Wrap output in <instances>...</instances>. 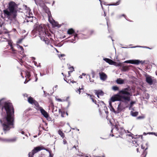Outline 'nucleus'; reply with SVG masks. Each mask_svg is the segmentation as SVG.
Returning a JSON list of instances; mask_svg holds the SVG:
<instances>
[{
    "mask_svg": "<svg viewBox=\"0 0 157 157\" xmlns=\"http://www.w3.org/2000/svg\"><path fill=\"white\" fill-rule=\"evenodd\" d=\"M2 111L4 109L6 115L4 118L0 119V121L4 131L9 130L11 128H13L14 109L11 103L5 102L1 108Z\"/></svg>",
    "mask_w": 157,
    "mask_h": 157,
    "instance_id": "nucleus-1",
    "label": "nucleus"
},
{
    "mask_svg": "<svg viewBox=\"0 0 157 157\" xmlns=\"http://www.w3.org/2000/svg\"><path fill=\"white\" fill-rule=\"evenodd\" d=\"M131 89L129 86L123 89L120 90L117 94L113 96L110 98L112 102L120 101L123 102H127L130 100L131 96Z\"/></svg>",
    "mask_w": 157,
    "mask_h": 157,
    "instance_id": "nucleus-2",
    "label": "nucleus"
},
{
    "mask_svg": "<svg viewBox=\"0 0 157 157\" xmlns=\"http://www.w3.org/2000/svg\"><path fill=\"white\" fill-rule=\"evenodd\" d=\"M17 5L13 1H10L8 4V8L3 10L5 18H9L12 16L13 18L15 19L17 16Z\"/></svg>",
    "mask_w": 157,
    "mask_h": 157,
    "instance_id": "nucleus-3",
    "label": "nucleus"
},
{
    "mask_svg": "<svg viewBox=\"0 0 157 157\" xmlns=\"http://www.w3.org/2000/svg\"><path fill=\"white\" fill-rule=\"evenodd\" d=\"M34 29L39 33V35L41 39L43 41H46L47 39L46 36H49L50 34L48 31L46 25L44 24L39 25L37 23H36L34 25Z\"/></svg>",
    "mask_w": 157,
    "mask_h": 157,
    "instance_id": "nucleus-4",
    "label": "nucleus"
},
{
    "mask_svg": "<svg viewBox=\"0 0 157 157\" xmlns=\"http://www.w3.org/2000/svg\"><path fill=\"white\" fill-rule=\"evenodd\" d=\"M44 149V147H43L38 146L36 147H35L34 149L32 150L31 152H30L28 154L29 157L32 156L34 155V154H35L37 152L42 150Z\"/></svg>",
    "mask_w": 157,
    "mask_h": 157,
    "instance_id": "nucleus-5",
    "label": "nucleus"
},
{
    "mask_svg": "<svg viewBox=\"0 0 157 157\" xmlns=\"http://www.w3.org/2000/svg\"><path fill=\"white\" fill-rule=\"evenodd\" d=\"M28 101L29 103L34 105L36 109L39 106L38 102L31 96H30L28 98Z\"/></svg>",
    "mask_w": 157,
    "mask_h": 157,
    "instance_id": "nucleus-6",
    "label": "nucleus"
},
{
    "mask_svg": "<svg viewBox=\"0 0 157 157\" xmlns=\"http://www.w3.org/2000/svg\"><path fill=\"white\" fill-rule=\"evenodd\" d=\"M67 33L69 35H74V39H73V40L75 41L76 40H78V34L75 33V30L71 28L69 29L67 31Z\"/></svg>",
    "mask_w": 157,
    "mask_h": 157,
    "instance_id": "nucleus-7",
    "label": "nucleus"
},
{
    "mask_svg": "<svg viewBox=\"0 0 157 157\" xmlns=\"http://www.w3.org/2000/svg\"><path fill=\"white\" fill-rule=\"evenodd\" d=\"M36 109L37 110H40L41 114L45 118H48L49 117L48 113L43 108L40 106L38 107Z\"/></svg>",
    "mask_w": 157,
    "mask_h": 157,
    "instance_id": "nucleus-8",
    "label": "nucleus"
},
{
    "mask_svg": "<svg viewBox=\"0 0 157 157\" xmlns=\"http://www.w3.org/2000/svg\"><path fill=\"white\" fill-rule=\"evenodd\" d=\"M119 130V129L118 126L117 125H115V128H113L111 130V132L112 133V136H116V135H117L118 136H119V135H118L119 133H120L118 131Z\"/></svg>",
    "mask_w": 157,
    "mask_h": 157,
    "instance_id": "nucleus-9",
    "label": "nucleus"
},
{
    "mask_svg": "<svg viewBox=\"0 0 157 157\" xmlns=\"http://www.w3.org/2000/svg\"><path fill=\"white\" fill-rule=\"evenodd\" d=\"M70 72L71 71H68V75L67 76V78L65 76L64 78V79L68 83H69V84L71 83H74L76 82L75 81H74L73 79H69L68 78L70 76Z\"/></svg>",
    "mask_w": 157,
    "mask_h": 157,
    "instance_id": "nucleus-10",
    "label": "nucleus"
},
{
    "mask_svg": "<svg viewBox=\"0 0 157 157\" xmlns=\"http://www.w3.org/2000/svg\"><path fill=\"white\" fill-rule=\"evenodd\" d=\"M88 96H89L90 99L92 100L93 102L95 104L97 105L98 107H99V105L97 103V102L96 100L95 99V97L94 96L89 94H87Z\"/></svg>",
    "mask_w": 157,
    "mask_h": 157,
    "instance_id": "nucleus-11",
    "label": "nucleus"
},
{
    "mask_svg": "<svg viewBox=\"0 0 157 157\" xmlns=\"http://www.w3.org/2000/svg\"><path fill=\"white\" fill-rule=\"evenodd\" d=\"M100 79L105 81L107 78V76L104 73L102 72L99 73Z\"/></svg>",
    "mask_w": 157,
    "mask_h": 157,
    "instance_id": "nucleus-12",
    "label": "nucleus"
},
{
    "mask_svg": "<svg viewBox=\"0 0 157 157\" xmlns=\"http://www.w3.org/2000/svg\"><path fill=\"white\" fill-rule=\"evenodd\" d=\"M146 81L150 85H151L153 84V80L151 77L149 76L146 77Z\"/></svg>",
    "mask_w": 157,
    "mask_h": 157,
    "instance_id": "nucleus-13",
    "label": "nucleus"
},
{
    "mask_svg": "<svg viewBox=\"0 0 157 157\" xmlns=\"http://www.w3.org/2000/svg\"><path fill=\"white\" fill-rule=\"evenodd\" d=\"M129 63L133 64H138L140 63V61L138 60H130Z\"/></svg>",
    "mask_w": 157,
    "mask_h": 157,
    "instance_id": "nucleus-14",
    "label": "nucleus"
},
{
    "mask_svg": "<svg viewBox=\"0 0 157 157\" xmlns=\"http://www.w3.org/2000/svg\"><path fill=\"white\" fill-rule=\"evenodd\" d=\"M95 93L98 98L100 96H103L104 94V92L101 90H96Z\"/></svg>",
    "mask_w": 157,
    "mask_h": 157,
    "instance_id": "nucleus-15",
    "label": "nucleus"
},
{
    "mask_svg": "<svg viewBox=\"0 0 157 157\" xmlns=\"http://www.w3.org/2000/svg\"><path fill=\"white\" fill-rule=\"evenodd\" d=\"M103 60L106 62L111 65L113 64L114 63V61L108 58H104L103 59Z\"/></svg>",
    "mask_w": 157,
    "mask_h": 157,
    "instance_id": "nucleus-16",
    "label": "nucleus"
},
{
    "mask_svg": "<svg viewBox=\"0 0 157 157\" xmlns=\"http://www.w3.org/2000/svg\"><path fill=\"white\" fill-rule=\"evenodd\" d=\"M58 133L62 139L66 138L64 133L61 129H59L58 130Z\"/></svg>",
    "mask_w": 157,
    "mask_h": 157,
    "instance_id": "nucleus-17",
    "label": "nucleus"
},
{
    "mask_svg": "<svg viewBox=\"0 0 157 157\" xmlns=\"http://www.w3.org/2000/svg\"><path fill=\"white\" fill-rule=\"evenodd\" d=\"M59 113L61 114V117H65L66 112L63 109H59Z\"/></svg>",
    "mask_w": 157,
    "mask_h": 157,
    "instance_id": "nucleus-18",
    "label": "nucleus"
},
{
    "mask_svg": "<svg viewBox=\"0 0 157 157\" xmlns=\"http://www.w3.org/2000/svg\"><path fill=\"white\" fill-rule=\"evenodd\" d=\"M132 65L129 66H123L122 67L121 70L124 71H128L129 70V67H131Z\"/></svg>",
    "mask_w": 157,
    "mask_h": 157,
    "instance_id": "nucleus-19",
    "label": "nucleus"
},
{
    "mask_svg": "<svg viewBox=\"0 0 157 157\" xmlns=\"http://www.w3.org/2000/svg\"><path fill=\"white\" fill-rule=\"evenodd\" d=\"M116 82L117 84H122L124 83V80L121 78L117 79Z\"/></svg>",
    "mask_w": 157,
    "mask_h": 157,
    "instance_id": "nucleus-20",
    "label": "nucleus"
},
{
    "mask_svg": "<svg viewBox=\"0 0 157 157\" xmlns=\"http://www.w3.org/2000/svg\"><path fill=\"white\" fill-rule=\"evenodd\" d=\"M36 4L37 5L40 6L43 3V0H34Z\"/></svg>",
    "mask_w": 157,
    "mask_h": 157,
    "instance_id": "nucleus-21",
    "label": "nucleus"
},
{
    "mask_svg": "<svg viewBox=\"0 0 157 157\" xmlns=\"http://www.w3.org/2000/svg\"><path fill=\"white\" fill-rule=\"evenodd\" d=\"M25 77L27 78H29L31 76L30 73V72L28 71H25Z\"/></svg>",
    "mask_w": 157,
    "mask_h": 157,
    "instance_id": "nucleus-22",
    "label": "nucleus"
},
{
    "mask_svg": "<svg viewBox=\"0 0 157 157\" xmlns=\"http://www.w3.org/2000/svg\"><path fill=\"white\" fill-rule=\"evenodd\" d=\"M45 12L48 14V18L49 19L50 17L51 16V14L50 11L48 9L46 10Z\"/></svg>",
    "mask_w": 157,
    "mask_h": 157,
    "instance_id": "nucleus-23",
    "label": "nucleus"
},
{
    "mask_svg": "<svg viewBox=\"0 0 157 157\" xmlns=\"http://www.w3.org/2000/svg\"><path fill=\"white\" fill-rule=\"evenodd\" d=\"M16 140V138H14L7 140V141L9 142H14Z\"/></svg>",
    "mask_w": 157,
    "mask_h": 157,
    "instance_id": "nucleus-24",
    "label": "nucleus"
},
{
    "mask_svg": "<svg viewBox=\"0 0 157 157\" xmlns=\"http://www.w3.org/2000/svg\"><path fill=\"white\" fill-rule=\"evenodd\" d=\"M121 1V0H118L116 2L113 3L112 5L113 6L118 5L120 3Z\"/></svg>",
    "mask_w": 157,
    "mask_h": 157,
    "instance_id": "nucleus-25",
    "label": "nucleus"
},
{
    "mask_svg": "<svg viewBox=\"0 0 157 157\" xmlns=\"http://www.w3.org/2000/svg\"><path fill=\"white\" fill-rule=\"evenodd\" d=\"M65 56V55L64 54H62L59 55V57L61 60H64L65 59V58H63V57Z\"/></svg>",
    "mask_w": 157,
    "mask_h": 157,
    "instance_id": "nucleus-26",
    "label": "nucleus"
},
{
    "mask_svg": "<svg viewBox=\"0 0 157 157\" xmlns=\"http://www.w3.org/2000/svg\"><path fill=\"white\" fill-rule=\"evenodd\" d=\"M112 89L113 90L116 91L119 90V88L117 86H113L112 87Z\"/></svg>",
    "mask_w": 157,
    "mask_h": 157,
    "instance_id": "nucleus-27",
    "label": "nucleus"
},
{
    "mask_svg": "<svg viewBox=\"0 0 157 157\" xmlns=\"http://www.w3.org/2000/svg\"><path fill=\"white\" fill-rule=\"evenodd\" d=\"M131 114L132 116L136 117L138 115V112H132V113Z\"/></svg>",
    "mask_w": 157,
    "mask_h": 157,
    "instance_id": "nucleus-28",
    "label": "nucleus"
},
{
    "mask_svg": "<svg viewBox=\"0 0 157 157\" xmlns=\"http://www.w3.org/2000/svg\"><path fill=\"white\" fill-rule=\"evenodd\" d=\"M135 103V102L134 101H132L130 103L129 106V109L132 108L133 106V105Z\"/></svg>",
    "mask_w": 157,
    "mask_h": 157,
    "instance_id": "nucleus-29",
    "label": "nucleus"
},
{
    "mask_svg": "<svg viewBox=\"0 0 157 157\" xmlns=\"http://www.w3.org/2000/svg\"><path fill=\"white\" fill-rule=\"evenodd\" d=\"M122 17H124L125 18H126V16L125 14H123L122 15H119L118 16V18H121Z\"/></svg>",
    "mask_w": 157,
    "mask_h": 157,
    "instance_id": "nucleus-30",
    "label": "nucleus"
},
{
    "mask_svg": "<svg viewBox=\"0 0 157 157\" xmlns=\"http://www.w3.org/2000/svg\"><path fill=\"white\" fill-rule=\"evenodd\" d=\"M49 152L50 154L49 157H53V154L51 153V151H49Z\"/></svg>",
    "mask_w": 157,
    "mask_h": 157,
    "instance_id": "nucleus-31",
    "label": "nucleus"
},
{
    "mask_svg": "<svg viewBox=\"0 0 157 157\" xmlns=\"http://www.w3.org/2000/svg\"><path fill=\"white\" fill-rule=\"evenodd\" d=\"M94 33V31H93V30H90V31L88 33L90 35H91L92 34H93Z\"/></svg>",
    "mask_w": 157,
    "mask_h": 157,
    "instance_id": "nucleus-32",
    "label": "nucleus"
},
{
    "mask_svg": "<svg viewBox=\"0 0 157 157\" xmlns=\"http://www.w3.org/2000/svg\"><path fill=\"white\" fill-rule=\"evenodd\" d=\"M85 75H86V74H84V73H82V75H81L80 76H79V78H82V76L83 75L84 76H85Z\"/></svg>",
    "mask_w": 157,
    "mask_h": 157,
    "instance_id": "nucleus-33",
    "label": "nucleus"
},
{
    "mask_svg": "<svg viewBox=\"0 0 157 157\" xmlns=\"http://www.w3.org/2000/svg\"><path fill=\"white\" fill-rule=\"evenodd\" d=\"M19 48H20V49H21V51H20V52H21V51H23L24 49H23V47L22 46L19 45Z\"/></svg>",
    "mask_w": 157,
    "mask_h": 157,
    "instance_id": "nucleus-34",
    "label": "nucleus"
},
{
    "mask_svg": "<svg viewBox=\"0 0 157 157\" xmlns=\"http://www.w3.org/2000/svg\"><path fill=\"white\" fill-rule=\"evenodd\" d=\"M143 118H144V117H143V116H139L137 118V119H143Z\"/></svg>",
    "mask_w": 157,
    "mask_h": 157,
    "instance_id": "nucleus-35",
    "label": "nucleus"
},
{
    "mask_svg": "<svg viewBox=\"0 0 157 157\" xmlns=\"http://www.w3.org/2000/svg\"><path fill=\"white\" fill-rule=\"evenodd\" d=\"M2 38V33H0V41H1Z\"/></svg>",
    "mask_w": 157,
    "mask_h": 157,
    "instance_id": "nucleus-36",
    "label": "nucleus"
},
{
    "mask_svg": "<svg viewBox=\"0 0 157 157\" xmlns=\"http://www.w3.org/2000/svg\"><path fill=\"white\" fill-rule=\"evenodd\" d=\"M11 48L12 49V51H15V49H14L13 48V46L12 45H11Z\"/></svg>",
    "mask_w": 157,
    "mask_h": 157,
    "instance_id": "nucleus-37",
    "label": "nucleus"
},
{
    "mask_svg": "<svg viewBox=\"0 0 157 157\" xmlns=\"http://www.w3.org/2000/svg\"><path fill=\"white\" fill-rule=\"evenodd\" d=\"M22 40H23V39H19V40H18V43H21V42Z\"/></svg>",
    "mask_w": 157,
    "mask_h": 157,
    "instance_id": "nucleus-38",
    "label": "nucleus"
},
{
    "mask_svg": "<svg viewBox=\"0 0 157 157\" xmlns=\"http://www.w3.org/2000/svg\"><path fill=\"white\" fill-rule=\"evenodd\" d=\"M70 69L71 70V72H72L73 71H74V68L73 67H70Z\"/></svg>",
    "mask_w": 157,
    "mask_h": 157,
    "instance_id": "nucleus-39",
    "label": "nucleus"
},
{
    "mask_svg": "<svg viewBox=\"0 0 157 157\" xmlns=\"http://www.w3.org/2000/svg\"><path fill=\"white\" fill-rule=\"evenodd\" d=\"M112 111L114 113H116V111L115 110L114 108L113 107L112 108Z\"/></svg>",
    "mask_w": 157,
    "mask_h": 157,
    "instance_id": "nucleus-40",
    "label": "nucleus"
},
{
    "mask_svg": "<svg viewBox=\"0 0 157 157\" xmlns=\"http://www.w3.org/2000/svg\"><path fill=\"white\" fill-rule=\"evenodd\" d=\"M2 20L0 18V26L1 27H2Z\"/></svg>",
    "mask_w": 157,
    "mask_h": 157,
    "instance_id": "nucleus-41",
    "label": "nucleus"
},
{
    "mask_svg": "<svg viewBox=\"0 0 157 157\" xmlns=\"http://www.w3.org/2000/svg\"><path fill=\"white\" fill-rule=\"evenodd\" d=\"M64 140H63V143L64 144H66L67 142V141L65 140V139H64H64H63Z\"/></svg>",
    "mask_w": 157,
    "mask_h": 157,
    "instance_id": "nucleus-42",
    "label": "nucleus"
},
{
    "mask_svg": "<svg viewBox=\"0 0 157 157\" xmlns=\"http://www.w3.org/2000/svg\"><path fill=\"white\" fill-rule=\"evenodd\" d=\"M148 134H154V135H155L156 136V134L154 133V132H149L148 133Z\"/></svg>",
    "mask_w": 157,
    "mask_h": 157,
    "instance_id": "nucleus-43",
    "label": "nucleus"
},
{
    "mask_svg": "<svg viewBox=\"0 0 157 157\" xmlns=\"http://www.w3.org/2000/svg\"><path fill=\"white\" fill-rule=\"evenodd\" d=\"M3 99H1L0 100V109H1V101Z\"/></svg>",
    "mask_w": 157,
    "mask_h": 157,
    "instance_id": "nucleus-44",
    "label": "nucleus"
},
{
    "mask_svg": "<svg viewBox=\"0 0 157 157\" xmlns=\"http://www.w3.org/2000/svg\"><path fill=\"white\" fill-rule=\"evenodd\" d=\"M130 61V60H127V61H126L124 62V63H129V62Z\"/></svg>",
    "mask_w": 157,
    "mask_h": 157,
    "instance_id": "nucleus-45",
    "label": "nucleus"
},
{
    "mask_svg": "<svg viewBox=\"0 0 157 157\" xmlns=\"http://www.w3.org/2000/svg\"><path fill=\"white\" fill-rule=\"evenodd\" d=\"M81 90V88L79 87V89H78V91L79 92V94H80V92H81L80 90Z\"/></svg>",
    "mask_w": 157,
    "mask_h": 157,
    "instance_id": "nucleus-46",
    "label": "nucleus"
},
{
    "mask_svg": "<svg viewBox=\"0 0 157 157\" xmlns=\"http://www.w3.org/2000/svg\"><path fill=\"white\" fill-rule=\"evenodd\" d=\"M57 100H58V101H62V100L61 99H57Z\"/></svg>",
    "mask_w": 157,
    "mask_h": 157,
    "instance_id": "nucleus-47",
    "label": "nucleus"
},
{
    "mask_svg": "<svg viewBox=\"0 0 157 157\" xmlns=\"http://www.w3.org/2000/svg\"><path fill=\"white\" fill-rule=\"evenodd\" d=\"M109 105L110 106V107L112 108V107H113L112 106V104H111V102H110L109 103Z\"/></svg>",
    "mask_w": 157,
    "mask_h": 157,
    "instance_id": "nucleus-48",
    "label": "nucleus"
},
{
    "mask_svg": "<svg viewBox=\"0 0 157 157\" xmlns=\"http://www.w3.org/2000/svg\"><path fill=\"white\" fill-rule=\"evenodd\" d=\"M20 62L21 63H23V60L21 59L20 60Z\"/></svg>",
    "mask_w": 157,
    "mask_h": 157,
    "instance_id": "nucleus-49",
    "label": "nucleus"
},
{
    "mask_svg": "<svg viewBox=\"0 0 157 157\" xmlns=\"http://www.w3.org/2000/svg\"><path fill=\"white\" fill-rule=\"evenodd\" d=\"M28 80H27L26 79L25 80V81L24 82V83H27L28 82Z\"/></svg>",
    "mask_w": 157,
    "mask_h": 157,
    "instance_id": "nucleus-50",
    "label": "nucleus"
},
{
    "mask_svg": "<svg viewBox=\"0 0 157 157\" xmlns=\"http://www.w3.org/2000/svg\"><path fill=\"white\" fill-rule=\"evenodd\" d=\"M21 132L22 134H23V135L25 133V132L24 131H21Z\"/></svg>",
    "mask_w": 157,
    "mask_h": 157,
    "instance_id": "nucleus-51",
    "label": "nucleus"
},
{
    "mask_svg": "<svg viewBox=\"0 0 157 157\" xmlns=\"http://www.w3.org/2000/svg\"><path fill=\"white\" fill-rule=\"evenodd\" d=\"M104 16L105 17L106 16V13L105 12H104Z\"/></svg>",
    "mask_w": 157,
    "mask_h": 157,
    "instance_id": "nucleus-52",
    "label": "nucleus"
},
{
    "mask_svg": "<svg viewBox=\"0 0 157 157\" xmlns=\"http://www.w3.org/2000/svg\"><path fill=\"white\" fill-rule=\"evenodd\" d=\"M5 33H8V31H7V30H6V31H5L4 32Z\"/></svg>",
    "mask_w": 157,
    "mask_h": 157,
    "instance_id": "nucleus-53",
    "label": "nucleus"
},
{
    "mask_svg": "<svg viewBox=\"0 0 157 157\" xmlns=\"http://www.w3.org/2000/svg\"><path fill=\"white\" fill-rule=\"evenodd\" d=\"M21 75L22 76V77H23V78H24V77L23 76H22V72L21 73Z\"/></svg>",
    "mask_w": 157,
    "mask_h": 157,
    "instance_id": "nucleus-54",
    "label": "nucleus"
},
{
    "mask_svg": "<svg viewBox=\"0 0 157 157\" xmlns=\"http://www.w3.org/2000/svg\"><path fill=\"white\" fill-rule=\"evenodd\" d=\"M66 115L67 116H68V113L67 112H66Z\"/></svg>",
    "mask_w": 157,
    "mask_h": 157,
    "instance_id": "nucleus-55",
    "label": "nucleus"
},
{
    "mask_svg": "<svg viewBox=\"0 0 157 157\" xmlns=\"http://www.w3.org/2000/svg\"><path fill=\"white\" fill-rule=\"evenodd\" d=\"M74 147L75 148V149H77L76 146H74Z\"/></svg>",
    "mask_w": 157,
    "mask_h": 157,
    "instance_id": "nucleus-56",
    "label": "nucleus"
},
{
    "mask_svg": "<svg viewBox=\"0 0 157 157\" xmlns=\"http://www.w3.org/2000/svg\"><path fill=\"white\" fill-rule=\"evenodd\" d=\"M120 104H119L118 105V107L117 108L118 109L119 108V107H120Z\"/></svg>",
    "mask_w": 157,
    "mask_h": 157,
    "instance_id": "nucleus-57",
    "label": "nucleus"
},
{
    "mask_svg": "<svg viewBox=\"0 0 157 157\" xmlns=\"http://www.w3.org/2000/svg\"><path fill=\"white\" fill-rule=\"evenodd\" d=\"M142 147V149H144V147H143V146H142V147Z\"/></svg>",
    "mask_w": 157,
    "mask_h": 157,
    "instance_id": "nucleus-58",
    "label": "nucleus"
},
{
    "mask_svg": "<svg viewBox=\"0 0 157 157\" xmlns=\"http://www.w3.org/2000/svg\"><path fill=\"white\" fill-rule=\"evenodd\" d=\"M142 147V149H144V147H143V146H142V147Z\"/></svg>",
    "mask_w": 157,
    "mask_h": 157,
    "instance_id": "nucleus-59",
    "label": "nucleus"
},
{
    "mask_svg": "<svg viewBox=\"0 0 157 157\" xmlns=\"http://www.w3.org/2000/svg\"><path fill=\"white\" fill-rule=\"evenodd\" d=\"M62 74L63 75V76H64V74L63 73H62Z\"/></svg>",
    "mask_w": 157,
    "mask_h": 157,
    "instance_id": "nucleus-60",
    "label": "nucleus"
},
{
    "mask_svg": "<svg viewBox=\"0 0 157 157\" xmlns=\"http://www.w3.org/2000/svg\"><path fill=\"white\" fill-rule=\"evenodd\" d=\"M137 151H138V148H137Z\"/></svg>",
    "mask_w": 157,
    "mask_h": 157,
    "instance_id": "nucleus-61",
    "label": "nucleus"
},
{
    "mask_svg": "<svg viewBox=\"0 0 157 157\" xmlns=\"http://www.w3.org/2000/svg\"><path fill=\"white\" fill-rule=\"evenodd\" d=\"M34 137H36V136H34Z\"/></svg>",
    "mask_w": 157,
    "mask_h": 157,
    "instance_id": "nucleus-62",
    "label": "nucleus"
},
{
    "mask_svg": "<svg viewBox=\"0 0 157 157\" xmlns=\"http://www.w3.org/2000/svg\"><path fill=\"white\" fill-rule=\"evenodd\" d=\"M54 2H53V4H54Z\"/></svg>",
    "mask_w": 157,
    "mask_h": 157,
    "instance_id": "nucleus-63",
    "label": "nucleus"
},
{
    "mask_svg": "<svg viewBox=\"0 0 157 157\" xmlns=\"http://www.w3.org/2000/svg\"><path fill=\"white\" fill-rule=\"evenodd\" d=\"M30 157H33V156H30Z\"/></svg>",
    "mask_w": 157,
    "mask_h": 157,
    "instance_id": "nucleus-64",
    "label": "nucleus"
}]
</instances>
